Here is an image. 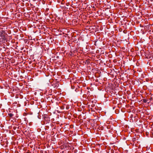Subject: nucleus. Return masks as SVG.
<instances>
[{
	"instance_id": "5",
	"label": "nucleus",
	"mask_w": 153,
	"mask_h": 153,
	"mask_svg": "<svg viewBox=\"0 0 153 153\" xmlns=\"http://www.w3.org/2000/svg\"><path fill=\"white\" fill-rule=\"evenodd\" d=\"M140 52L141 53H143V52L144 53V50H141Z\"/></svg>"
},
{
	"instance_id": "8",
	"label": "nucleus",
	"mask_w": 153,
	"mask_h": 153,
	"mask_svg": "<svg viewBox=\"0 0 153 153\" xmlns=\"http://www.w3.org/2000/svg\"><path fill=\"white\" fill-rule=\"evenodd\" d=\"M7 53H8V54H10V52H8Z\"/></svg>"
},
{
	"instance_id": "1",
	"label": "nucleus",
	"mask_w": 153,
	"mask_h": 153,
	"mask_svg": "<svg viewBox=\"0 0 153 153\" xmlns=\"http://www.w3.org/2000/svg\"><path fill=\"white\" fill-rule=\"evenodd\" d=\"M7 34L5 33V31L2 30L1 31V37L4 41H6L7 39Z\"/></svg>"
},
{
	"instance_id": "2",
	"label": "nucleus",
	"mask_w": 153,
	"mask_h": 153,
	"mask_svg": "<svg viewBox=\"0 0 153 153\" xmlns=\"http://www.w3.org/2000/svg\"><path fill=\"white\" fill-rule=\"evenodd\" d=\"M148 100H147L145 99H144L143 100V102L144 103H146L147 102Z\"/></svg>"
},
{
	"instance_id": "9",
	"label": "nucleus",
	"mask_w": 153,
	"mask_h": 153,
	"mask_svg": "<svg viewBox=\"0 0 153 153\" xmlns=\"http://www.w3.org/2000/svg\"><path fill=\"white\" fill-rule=\"evenodd\" d=\"M23 49H24L23 48H22V49H21V50H23Z\"/></svg>"
},
{
	"instance_id": "4",
	"label": "nucleus",
	"mask_w": 153,
	"mask_h": 153,
	"mask_svg": "<svg viewBox=\"0 0 153 153\" xmlns=\"http://www.w3.org/2000/svg\"><path fill=\"white\" fill-rule=\"evenodd\" d=\"M134 51V48H131L130 50V51L132 52H133Z\"/></svg>"
},
{
	"instance_id": "7",
	"label": "nucleus",
	"mask_w": 153,
	"mask_h": 153,
	"mask_svg": "<svg viewBox=\"0 0 153 153\" xmlns=\"http://www.w3.org/2000/svg\"><path fill=\"white\" fill-rule=\"evenodd\" d=\"M61 108L62 109H63V107H61Z\"/></svg>"
},
{
	"instance_id": "6",
	"label": "nucleus",
	"mask_w": 153,
	"mask_h": 153,
	"mask_svg": "<svg viewBox=\"0 0 153 153\" xmlns=\"http://www.w3.org/2000/svg\"><path fill=\"white\" fill-rule=\"evenodd\" d=\"M69 108V107L68 106H67L66 107V108L67 109H68Z\"/></svg>"
},
{
	"instance_id": "3",
	"label": "nucleus",
	"mask_w": 153,
	"mask_h": 153,
	"mask_svg": "<svg viewBox=\"0 0 153 153\" xmlns=\"http://www.w3.org/2000/svg\"><path fill=\"white\" fill-rule=\"evenodd\" d=\"M8 115L10 117H12L13 115L11 113H9L8 114Z\"/></svg>"
},
{
	"instance_id": "10",
	"label": "nucleus",
	"mask_w": 153,
	"mask_h": 153,
	"mask_svg": "<svg viewBox=\"0 0 153 153\" xmlns=\"http://www.w3.org/2000/svg\"><path fill=\"white\" fill-rule=\"evenodd\" d=\"M0 50H1V49H0Z\"/></svg>"
}]
</instances>
